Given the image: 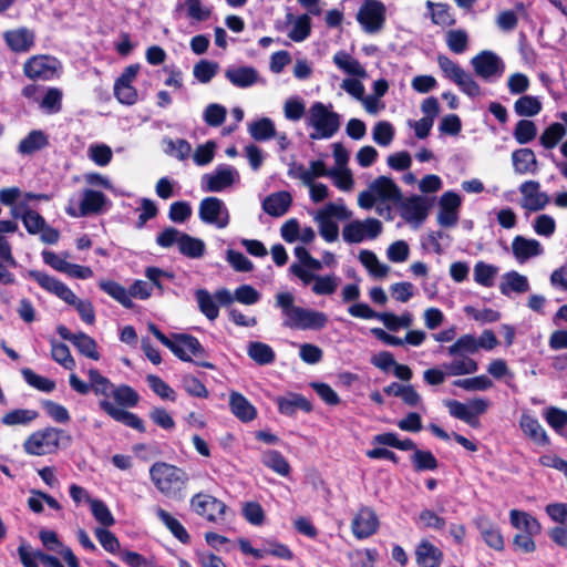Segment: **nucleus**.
Masks as SVG:
<instances>
[{"label": "nucleus", "mask_w": 567, "mask_h": 567, "mask_svg": "<svg viewBox=\"0 0 567 567\" xmlns=\"http://www.w3.org/2000/svg\"><path fill=\"white\" fill-rule=\"evenodd\" d=\"M198 215L203 223L225 228L229 223V214L224 202L218 197L209 196L202 199Z\"/></svg>", "instance_id": "obj_13"}, {"label": "nucleus", "mask_w": 567, "mask_h": 567, "mask_svg": "<svg viewBox=\"0 0 567 567\" xmlns=\"http://www.w3.org/2000/svg\"><path fill=\"white\" fill-rule=\"evenodd\" d=\"M351 213L344 205H338L332 202L328 203L316 215V220L319 224V234L328 243H333L338 239L339 227L332 218L344 220L350 218Z\"/></svg>", "instance_id": "obj_7"}, {"label": "nucleus", "mask_w": 567, "mask_h": 567, "mask_svg": "<svg viewBox=\"0 0 567 567\" xmlns=\"http://www.w3.org/2000/svg\"><path fill=\"white\" fill-rule=\"evenodd\" d=\"M499 290L504 296H509L512 292L524 293L529 290L528 279L515 270L508 271L503 276Z\"/></svg>", "instance_id": "obj_36"}, {"label": "nucleus", "mask_w": 567, "mask_h": 567, "mask_svg": "<svg viewBox=\"0 0 567 567\" xmlns=\"http://www.w3.org/2000/svg\"><path fill=\"white\" fill-rule=\"evenodd\" d=\"M511 524L516 528H524L525 533H539L540 523L538 519L528 513L512 509L509 513Z\"/></svg>", "instance_id": "obj_47"}, {"label": "nucleus", "mask_w": 567, "mask_h": 567, "mask_svg": "<svg viewBox=\"0 0 567 567\" xmlns=\"http://www.w3.org/2000/svg\"><path fill=\"white\" fill-rule=\"evenodd\" d=\"M519 425L523 433L534 443L540 446L549 445V437L536 417L523 414L519 421Z\"/></svg>", "instance_id": "obj_32"}, {"label": "nucleus", "mask_w": 567, "mask_h": 567, "mask_svg": "<svg viewBox=\"0 0 567 567\" xmlns=\"http://www.w3.org/2000/svg\"><path fill=\"white\" fill-rule=\"evenodd\" d=\"M27 277L34 280L42 289L55 295L70 306H72L78 299L75 293L64 282L48 275L47 272L31 269L27 272Z\"/></svg>", "instance_id": "obj_11"}, {"label": "nucleus", "mask_w": 567, "mask_h": 567, "mask_svg": "<svg viewBox=\"0 0 567 567\" xmlns=\"http://www.w3.org/2000/svg\"><path fill=\"white\" fill-rule=\"evenodd\" d=\"M107 198L100 192L94 189H85L83 198L80 203V216H89L102 212Z\"/></svg>", "instance_id": "obj_35"}, {"label": "nucleus", "mask_w": 567, "mask_h": 567, "mask_svg": "<svg viewBox=\"0 0 567 567\" xmlns=\"http://www.w3.org/2000/svg\"><path fill=\"white\" fill-rule=\"evenodd\" d=\"M513 135L518 144H527L537 136V126L530 120H519L515 125Z\"/></svg>", "instance_id": "obj_54"}, {"label": "nucleus", "mask_w": 567, "mask_h": 567, "mask_svg": "<svg viewBox=\"0 0 567 567\" xmlns=\"http://www.w3.org/2000/svg\"><path fill=\"white\" fill-rule=\"evenodd\" d=\"M542 102L534 95H522L514 103V111L518 116L533 117L542 111Z\"/></svg>", "instance_id": "obj_46"}, {"label": "nucleus", "mask_w": 567, "mask_h": 567, "mask_svg": "<svg viewBox=\"0 0 567 567\" xmlns=\"http://www.w3.org/2000/svg\"><path fill=\"white\" fill-rule=\"evenodd\" d=\"M115 401L124 408H134L138 404V393L127 384H121L112 391Z\"/></svg>", "instance_id": "obj_59"}, {"label": "nucleus", "mask_w": 567, "mask_h": 567, "mask_svg": "<svg viewBox=\"0 0 567 567\" xmlns=\"http://www.w3.org/2000/svg\"><path fill=\"white\" fill-rule=\"evenodd\" d=\"M155 514L176 539L184 545L190 544V535L177 518L159 506L156 507Z\"/></svg>", "instance_id": "obj_34"}, {"label": "nucleus", "mask_w": 567, "mask_h": 567, "mask_svg": "<svg viewBox=\"0 0 567 567\" xmlns=\"http://www.w3.org/2000/svg\"><path fill=\"white\" fill-rule=\"evenodd\" d=\"M225 78L236 87H249L258 81V71L254 66L245 65L228 68Z\"/></svg>", "instance_id": "obj_30"}, {"label": "nucleus", "mask_w": 567, "mask_h": 567, "mask_svg": "<svg viewBox=\"0 0 567 567\" xmlns=\"http://www.w3.org/2000/svg\"><path fill=\"white\" fill-rule=\"evenodd\" d=\"M515 173L519 175L536 174L539 169L537 157L532 148H518L512 153Z\"/></svg>", "instance_id": "obj_27"}, {"label": "nucleus", "mask_w": 567, "mask_h": 567, "mask_svg": "<svg viewBox=\"0 0 567 567\" xmlns=\"http://www.w3.org/2000/svg\"><path fill=\"white\" fill-rule=\"evenodd\" d=\"M150 478L164 497L175 502L185 499L190 478L184 468L157 461L150 467Z\"/></svg>", "instance_id": "obj_2"}, {"label": "nucleus", "mask_w": 567, "mask_h": 567, "mask_svg": "<svg viewBox=\"0 0 567 567\" xmlns=\"http://www.w3.org/2000/svg\"><path fill=\"white\" fill-rule=\"evenodd\" d=\"M512 250L515 258L520 262L543 252L542 245L538 240L527 239L519 235L513 239Z\"/></svg>", "instance_id": "obj_31"}, {"label": "nucleus", "mask_w": 567, "mask_h": 567, "mask_svg": "<svg viewBox=\"0 0 567 567\" xmlns=\"http://www.w3.org/2000/svg\"><path fill=\"white\" fill-rule=\"evenodd\" d=\"M94 535L104 550L110 554H120L121 544L116 535L107 529V527H96Z\"/></svg>", "instance_id": "obj_57"}, {"label": "nucleus", "mask_w": 567, "mask_h": 567, "mask_svg": "<svg viewBox=\"0 0 567 567\" xmlns=\"http://www.w3.org/2000/svg\"><path fill=\"white\" fill-rule=\"evenodd\" d=\"M477 351V338L470 333L461 336L447 348V352L452 357H467V354H474Z\"/></svg>", "instance_id": "obj_43"}, {"label": "nucleus", "mask_w": 567, "mask_h": 567, "mask_svg": "<svg viewBox=\"0 0 567 567\" xmlns=\"http://www.w3.org/2000/svg\"><path fill=\"white\" fill-rule=\"evenodd\" d=\"M61 440L69 443L71 436L62 429L47 426L31 433L23 443V450L27 454L35 456L52 454L60 449Z\"/></svg>", "instance_id": "obj_3"}, {"label": "nucleus", "mask_w": 567, "mask_h": 567, "mask_svg": "<svg viewBox=\"0 0 567 567\" xmlns=\"http://www.w3.org/2000/svg\"><path fill=\"white\" fill-rule=\"evenodd\" d=\"M471 63L475 73L485 80L501 75L504 71L501 58L492 51L480 52L471 60Z\"/></svg>", "instance_id": "obj_19"}, {"label": "nucleus", "mask_w": 567, "mask_h": 567, "mask_svg": "<svg viewBox=\"0 0 567 567\" xmlns=\"http://www.w3.org/2000/svg\"><path fill=\"white\" fill-rule=\"evenodd\" d=\"M247 353L259 365L271 364L276 360V353L272 348L260 341L250 342Z\"/></svg>", "instance_id": "obj_40"}, {"label": "nucleus", "mask_w": 567, "mask_h": 567, "mask_svg": "<svg viewBox=\"0 0 567 567\" xmlns=\"http://www.w3.org/2000/svg\"><path fill=\"white\" fill-rule=\"evenodd\" d=\"M446 45L451 52L462 54L468 47V34L463 29L449 30L446 32Z\"/></svg>", "instance_id": "obj_55"}, {"label": "nucleus", "mask_w": 567, "mask_h": 567, "mask_svg": "<svg viewBox=\"0 0 567 567\" xmlns=\"http://www.w3.org/2000/svg\"><path fill=\"white\" fill-rule=\"evenodd\" d=\"M372 444L389 446L400 451L415 452L416 450H419L415 442L412 439L406 437L404 440H400L398 434L394 432H384L374 435L372 439Z\"/></svg>", "instance_id": "obj_37"}, {"label": "nucleus", "mask_w": 567, "mask_h": 567, "mask_svg": "<svg viewBox=\"0 0 567 567\" xmlns=\"http://www.w3.org/2000/svg\"><path fill=\"white\" fill-rule=\"evenodd\" d=\"M99 287L124 308L132 309L134 307V302L130 298L128 290L120 282L114 280H102L99 284Z\"/></svg>", "instance_id": "obj_38"}, {"label": "nucleus", "mask_w": 567, "mask_h": 567, "mask_svg": "<svg viewBox=\"0 0 567 567\" xmlns=\"http://www.w3.org/2000/svg\"><path fill=\"white\" fill-rule=\"evenodd\" d=\"M371 190L382 202H393L402 199V192L391 177L379 176L370 185Z\"/></svg>", "instance_id": "obj_25"}, {"label": "nucleus", "mask_w": 567, "mask_h": 567, "mask_svg": "<svg viewBox=\"0 0 567 567\" xmlns=\"http://www.w3.org/2000/svg\"><path fill=\"white\" fill-rule=\"evenodd\" d=\"M262 464L281 476H288L291 467L287 458L277 450L266 451L261 456Z\"/></svg>", "instance_id": "obj_39"}, {"label": "nucleus", "mask_w": 567, "mask_h": 567, "mask_svg": "<svg viewBox=\"0 0 567 567\" xmlns=\"http://www.w3.org/2000/svg\"><path fill=\"white\" fill-rule=\"evenodd\" d=\"M189 506L196 515L213 524L225 523L227 514L230 513L225 502L204 492L194 494L189 501Z\"/></svg>", "instance_id": "obj_5"}, {"label": "nucleus", "mask_w": 567, "mask_h": 567, "mask_svg": "<svg viewBox=\"0 0 567 567\" xmlns=\"http://www.w3.org/2000/svg\"><path fill=\"white\" fill-rule=\"evenodd\" d=\"M6 45L14 53L29 52L35 43V34L32 30L20 27L3 32Z\"/></svg>", "instance_id": "obj_20"}, {"label": "nucleus", "mask_w": 567, "mask_h": 567, "mask_svg": "<svg viewBox=\"0 0 567 567\" xmlns=\"http://www.w3.org/2000/svg\"><path fill=\"white\" fill-rule=\"evenodd\" d=\"M445 405L453 417L465 422L474 429L481 425L478 415L484 414L488 409V402L481 398L473 399L467 404L457 400H449Z\"/></svg>", "instance_id": "obj_10"}, {"label": "nucleus", "mask_w": 567, "mask_h": 567, "mask_svg": "<svg viewBox=\"0 0 567 567\" xmlns=\"http://www.w3.org/2000/svg\"><path fill=\"white\" fill-rule=\"evenodd\" d=\"M437 65L444 76L454 82L464 94L470 97H476L481 94L478 83L452 59L444 54H439Z\"/></svg>", "instance_id": "obj_6"}, {"label": "nucleus", "mask_w": 567, "mask_h": 567, "mask_svg": "<svg viewBox=\"0 0 567 567\" xmlns=\"http://www.w3.org/2000/svg\"><path fill=\"white\" fill-rule=\"evenodd\" d=\"M359 260L372 276L383 278L388 275L389 267L381 264L373 251L362 249L359 252Z\"/></svg>", "instance_id": "obj_49"}, {"label": "nucleus", "mask_w": 567, "mask_h": 567, "mask_svg": "<svg viewBox=\"0 0 567 567\" xmlns=\"http://www.w3.org/2000/svg\"><path fill=\"white\" fill-rule=\"evenodd\" d=\"M311 33V19L308 14H301L297 18L288 37L295 42L305 41Z\"/></svg>", "instance_id": "obj_64"}, {"label": "nucleus", "mask_w": 567, "mask_h": 567, "mask_svg": "<svg viewBox=\"0 0 567 567\" xmlns=\"http://www.w3.org/2000/svg\"><path fill=\"white\" fill-rule=\"evenodd\" d=\"M415 557L420 567H440L443 553L429 540H422L415 549Z\"/></svg>", "instance_id": "obj_33"}, {"label": "nucleus", "mask_w": 567, "mask_h": 567, "mask_svg": "<svg viewBox=\"0 0 567 567\" xmlns=\"http://www.w3.org/2000/svg\"><path fill=\"white\" fill-rule=\"evenodd\" d=\"M386 8L381 0H363L357 13V21L367 33H378L384 27Z\"/></svg>", "instance_id": "obj_9"}, {"label": "nucleus", "mask_w": 567, "mask_h": 567, "mask_svg": "<svg viewBox=\"0 0 567 567\" xmlns=\"http://www.w3.org/2000/svg\"><path fill=\"white\" fill-rule=\"evenodd\" d=\"M56 332L63 340L70 341L82 355L95 361L100 359L97 343L89 334L84 332L72 333L64 324L58 326Z\"/></svg>", "instance_id": "obj_15"}, {"label": "nucleus", "mask_w": 567, "mask_h": 567, "mask_svg": "<svg viewBox=\"0 0 567 567\" xmlns=\"http://www.w3.org/2000/svg\"><path fill=\"white\" fill-rule=\"evenodd\" d=\"M17 551L23 567H40L39 561L44 567H64L58 557L47 554L41 549L33 550L25 540L19 545Z\"/></svg>", "instance_id": "obj_17"}, {"label": "nucleus", "mask_w": 567, "mask_h": 567, "mask_svg": "<svg viewBox=\"0 0 567 567\" xmlns=\"http://www.w3.org/2000/svg\"><path fill=\"white\" fill-rule=\"evenodd\" d=\"M205 243L196 237H193L186 233L182 234L179 239L178 250L183 256L188 258H200L205 254Z\"/></svg>", "instance_id": "obj_41"}, {"label": "nucleus", "mask_w": 567, "mask_h": 567, "mask_svg": "<svg viewBox=\"0 0 567 567\" xmlns=\"http://www.w3.org/2000/svg\"><path fill=\"white\" fill-rule=\"evenodd\" d=\"M461 196L453 190L442 194L439 202L437 223L443 227L456 226L460 218Z\"/></svg>", "instance_id": "obj_14"}, {"label": "nucleus", "mask_w": 567, "mask_h": 567, "mask_svg": "<svg viewBox=\"0 0 567 567\" xmlns=\"http://www.w3.org/2000/svg\"><path fill=\"white\" fill-rule=\"evenodd\" d=\"M292 196L287 190L269 194L261 203L262 210L271 217H281L290 209Z\"/></svg>", "instance_id": "obj_23"}, {"label": "nucleus", "mask_w": 567, "mask_h": 567, "mask_svg": "<svg viewBox=\"0 0 567 567\" xmlns=\"http://www.w3.org/2000/svg\"><path fill=\"white\" fill-rule=\"evenodd\" d=\"M60 61L48 54H35L23 63V74L34 82L59 78Z\"/></svg>", "instance_id": "obj_8"}, {"label": "nucleus", "mask_w": 567, "mask_h": 567, "mask_svg": "<svg viewBox=\"0 0 567 567\" xmlns=\"http://www.w3.org/2000/svg\"><path fill=\"white\" fill-rule=\"evenodd\" d=\"M566 135L564 124L554 122L548 125L539 136L540 145L546 150H553Z\"/></svg>", "instance_id": "obj_44"}, {"label": "nucleus", "mask_w": 567, "mask_h": 567, "mask_svg": "<svg viewBox=\"0 0 567 567\" xmlns=\"http://www.w3.org/2000/svg\"><path fill=\"white\" fill-rule=\"evenodd\" d=\"M410 460L415 472L435 471L439 467V461L431 451L419 449L413 452Z\"/></svg>", "instance_id": "obj_48"}, {"label": "nucleus", "mask_w": 567, "mask_h": 567, "mask_svg": "<svg viewBox=\"0 0 567 567\" xmlns=\"http://www.w3.org/2000/svg\"><path fill=\"white\" fill-rule=\"evenodd\" d=\"M63 92L59 87H48L43 99L40 102V107L49 114L59 113L62 110Z\"/></svg>", "instance_id": "obj_56"}, {"label": "nucleus", "mask_w": 567, "mask_h": 567, "mask_svg": "<svg viewBox=\"0 0 567 567\" xmlns=\"http://www.w3.org/2000/svg\"><path fill=\"white\" fill-rule=\"evenodd\" d=\"M328 323L326 313L307 308H297L290 320H284L282 326L297 330H321Z\"/></svg>", "instance_id": "obj_12"}, {"label": "nucleus", "mask_w": 567, "mask_h": 567, "mask_svg": "<svg viewBox=\"0 0 567 567\" xmlns=\"http://www.w3.org/2000/svg\"><path fill=\"white\" fill-rule=\"evenodd\" d=\"M203 182H206V192L218 193L234 184V172L229 166L217 167L212 174H205Z\"/></svg>", "instance_id": "obj_29"}, {"label": "nucleus", "mask_w": 567, "mask_h": 567, "mask_svg": "<svg viewBox=\"0 0 567 567\" xmlns=\"http://www.w3.org/2000/svg\"><path fill=\"white\" fill-rule=\"evenodd\" d=\"M425 4L431 10V20L434 24L447 27L455 24V19L450 13L451 8L447 3H434L427 0Z\"/></svg>", "instance_id": "obj_51"}, {"label": "nucleus", "mask_w": 567, "mask_h": 567, "mask_svg": "<svg viewBox=\"0 0 567 567\" xmlns=\"http://www.w3.org/2000/svg\"><path fill=\"white\" fill-rule=\"evenodd\" d=\"M218 69L217 62L203 59L194 65L193 74L200 83H208L217 74Z\"/></svg>", "instance_id": "obj_62"}, {"label": "nucleus", "mask_w": 567, "mask_h": 567, "mask_svg": "<svg viewBox=\"0 0 567 567\" xmlns=\"http://www.w3.org/2000/svg\"><path fill=\"white\" fill-rule=\"evenodd\" d=\"M498 268L484 261H477L474 266V280L476 284L491 288L494 286Z\"/></svg>", "instance_id": "obj_50"}, {"label": "nucleus", "mask_w": 567, "mask_h": 567, "mask_svg": "<svg viewBox=\"0 0 567 567\" xmlns=\"http://www.w3.org/2000/svg\"><path fill=\"white\" fill-rule=\"evenodd\" d=\"M248 132L258 142L268 141L276 136L275 124L269 117L251 122L248 126Z\"/></svg>", "instance_id": "obj_42"}, {"label": "nucleus", "mask_w": 567, "mask_h": 567, "mask_svg": "<svg viewBox=\"0 0 567 567\" xmlns=\"http://www.w3.org/2000/svg\"><path fill=\"white\" fill-rule=\"evenodd\" d=\"M231 413L241 422L248 423L257 417V409L241 393L233 391L229 394Z\"/></svg>", "instance_id": "obj_26"}, {"label": "nucleus", "mask_w": 567, "mask_h": 567, "mask_svg": "<svg viewBox=\"0 0 567 567\" xmlns=\"http://www.w3.org/2000/svg\"><path fill=\"white\" fill-rule=\"evenodd\" d=\"M150 332L166 348H168L175 357L184 362H194L197 367L215 370L216 367L204 359L208 357V352L199 342V340L188 333H172L171 338L164 334L155 323H148Z\"/></svg>", "instance_id": "obj_1"}, {"label": "nucleus", "mask_w": 567, "mask_h": 567, "mask_svg": "<svg viewBox=\"0 0 567 567\" xmlns=\"http://www.w3.org/2000/svg\"><path fill=\"white\" fill-rule=\"evenodd\" d=\"M49 136L41 130H32L22 138L17 151L22 156H30L49 146Z\"/></svg>", "instance_id": "obj_28"}, {"label": "nucleus", "mask_w": 567, "mask_h": 567, "mask_svg": "<svg viewBox=\"0 0 567 567\" xmlns=\"http://www.w3.org/2000/svg\"><path fill=\"white\" fill-rule=\"evenodd\" d=\"M91 389L95 394L109 396L112 394L113 384L112 382L102 375L97 369H90L87 372Z\"/></svg>", "instance_id": "obj_60"}, {"label": "nucleus", "mask_w": 567, "mask_h": 567, "mask_svg": "<svg viewBox=\"0 0 567 567\" xmlns=\"http://www.w3.org/2000/svg\"><path fill=\"white\" fill-rule=\"evenodd\" d=\"M39 413L34 410L16 409L2 416V423L6 425L28 424L38 417Z\"/></svg>", "instance_id": "obj_63"}, {"label": "nucleus", "mask_w": 567, "mask_h": 567, "mask_svg": "<svg viewBox=\"0 0 567 567\" xmlns=\"http://www.w3.org/2000/svg\"><path fill=\"white\" fill-rule=\"evenodd\" d=\"M24 381L32 388L50 393L55 389V382L51 379L37 374L30 368H24L21 371Z\"/></svg>", "instance_id": "obj_53"}, {"label": "nucleus", "mask_w": 567, "mask_h": 567, "mask_svg": "<svg viewBox=\"0 0 567 567\" xmlns=\"http://www.w3.org/2000/svg\"><path fill=\"white\" fill-rule=\"evenodd\" d=\"M275 401L279 413L287 416H293L298 410L310 413L313 409L306 396L296 392H290L286 396H277Z\"/></svg>", "instance_id": "obj_24"}, {"label": "nucleus", "mask_w": 567, "mask_h": 567, "mask_svg": "<svg viewBox=\"0 0 567 567\" xmlns=\"http://www.w3.org/2000/svg\"><path fill=\"white\" fill-rule=\"evenodd\" d=\"M379 518L370 507H361L351 522V530L355 538L365 539L377 533Z\"/></svg>", "instance_id": "obj_18"}, {"label": "nucleus", "mask_w": 567, "mask_h": 567, "mask_svg": "<svg viewBox=\"0 0 567 567\" xmlns=\"http://www.w3.org/2000/svg\"><path fill=\"white\" fill-rule=\"evenodd\" d=\"M99 406L114 421L123 423L124 425L134 429L140 433H144L146 431L144 421L137 414L121 408H116L109 400H101L99 402Z\"/></svg>", "instance_id": "obj_21"}, {"label": "nucleus", "mask_w": 567, "mask_h": 567, "mask_svg": "<svg viewBox=\"0 0 567 567\" xmlns=\"http://www.w3.org/2000/svg\"><path fill=\"white\" fill-rule=\"evenodd\" d=\"M11 215L13 218L22 220L23 226L30 235L39 234L47 224L44 217L37 210L29 208L25 202H21L13 206Z\"/></svg>", "instance_id": "obj_22"}, {"label": "nucleus", "mask_w": 567, "mask_h": 567, "mask_svg": "<svg viewBox=\"0 0 567 567\" xmlns=\"http://www.w3.org/2000/svg\"><path fill=\"white\" fill-rule=\"evenodd\" d=\"M196 300L200 312L209 320H215L219 315V307L212 295L205 289L196 291Z\"/></svg>", "instance_id": "obj_52"}, {"label": "nucleus", "mask_w": 567, "mask_h": 567, "mask_svg": "<svg viewBox=\"0 0 567 567\" xmlns=\"http://www.w3.org/2000/svg\"><path fill=\"white\" fill-rule=\"evenodd\" d=\"M401 208V217L406 221L422 223L426 219L431 207L430 202L421 195L403 197L398 203Z\"/></svg>", "instance_id": "obj_16"}, {"label": "nucleus", "mask_w": 567, "mask_h": 567, "mask_svg": "<svg viewBox=\"0 0 567 567\" xmlns=\"http://www.w3.org/2000/svg\"><path fill=\"white\" fill-rule=\"evenodd\" d=\"M308 125L315 128L311 140L330 138L340 128V115L329 111L322 102H315L309 109Z\"/></svg>", "instance_id": "obj_4"}, {"label": "nucleus", "mask_w": 567, "mask_h": 567, "mask_svg": "<svg viewBox=\"0 0 567 567\" xmlns=\"http://www.w3.org/2000/svg\"><path fill=\"white\" fill-rule=\"evenodd\" d=\"M51 344V358L62 365L66 370H73L75 368V360L71 355L69 347L63 343L59 342L54 338L50 339Z\"/></svg>", "instance_id": "obj_45"}, {"label": "nucleus", "mask_w": 567, "mask_h": 567, "mask_svg": "<svg viewBox=\"0 0 567 567\" xmlns=\"http://www.w3.org/2000/svg\"><path fill=\"white\" fill-rule=\"evenodd\" d=\"M449 375H463L472 374L478 370V364L475 360L468 357H461L445 365Z\"/></svg>", "instance_id": "obj_58"}, {"label": "nucleus", "mask_w": 567, "mask_h": 567, "mask_svg": "<svg viewBox=\"0 0 567 567\" xmlns=\"http://www.w3.org/2000/svg\"><path fill=\"white\" fill-rule=\"evenodd\" d=\"M90 507L95 520L99 522L104 528L111 527L115 524L113 514L103 501L94 498L91 501Z\"/></svg>", "instance_id": "obj_61"}]
</instances>
